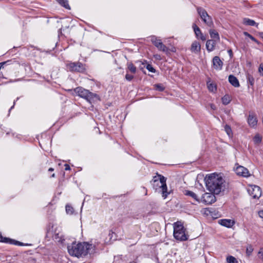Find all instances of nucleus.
<instances>
[{
	"label": "nucleus",
	"mask_w": 263,
	"mask_h": 263,
	"mask_svg": "<svg viewBox=\"0 0 263 263\" xmlns=\"http://www.w3.org/2000/svg\"><path fill=\"white\" fill-rule=\"evenodd\" d=\"M258 254L260 255L259 258L263 262V248H260Z\"/></svg>",
	"instance_id": "obj_37"
},
{
	"label": "nucleus",
	"mask_w": 263,
	"mask_h": 263,
	"mask_svg": "<svg viewBox=\"0 0 263 263\" xmlns=\"http://www.w3.org/2000/svg\"><path fill=\"white\" fill-rule=\"evenodd\" d=\"M11 61H12V62H11L6 63V64H5V65H10V64H13L14 63L16 62V61H14V60H11Z\"/></svg>",
	"instance_id": "obj_42"
},
{
	"label": "nucleus",
	"mask_w": 263,
	"mask_h": 263,
	"mask_svg": "<svg viewBox=\"0 0 263 263\" xmlns=\"http://www.w3.org/2000/svg\"><path fill=\"white\" fill-rule=\"evenodd\" d=\"M253 251V248L251 245H248L246 249V254L247 255L249 256L251 255V253Z\"/></svg>",
	"instance_id": "obj_28"
},
{
	"label": "nucleus",
	"mask_w": 263,
	"mask_h": 263,
	"mask_svg": "<svg viewBox=\"0 0 263 263\" xmlns=\"http://www.w3.org/2000/svg\"><path fill=\"white\" fill-rule=\"evenodd\" d=\"M247 80H248V82L249 83V84L251 85H253L254 82V79L252 76H251V75H248L247 76Z\"/></svg>",
	"instance_id": "obj_32"
},
{
	"label": "nucleus",
	"mask_w": 263,
	"mask_h": 263,
	"mask_svg": "<svg viewBox=\"0 0 263 263\" xmlns=\"http://www.w3.org/2000/svg\"><path fill=\"white\" fill-rule=\"evenodd\" d=\"M249 194L254 198H258L261 195V189L256 185H250L248 189Z\"/></svg>",
	"instance_id": "obj_9"
},
{
	"label": "nucleus",
	"mask_w": 263,
	"mask_h": 263,
	"mask_svg": "<svg viewBox=\"0 0 263 263\" xmlns=\"http://www.w3.org/2000/svg\"><path fill=\"white\" fill-rule=\"evenodd\" d=\"M243 34L245 36H248L249 37L251 40H252L253 41H255V38L252 35H251L250 34H249L248 32H243Z\"/></svg>",
	"instance_id": "obj_35"
},
{
	"label": "nucleus",
	"mask_w": 263,
	"mask_h": 263,
	"mask_svg": "<svg viewBox=\"0 0 263 263\" xmlns=\"http://www.w3.org/2000/svg\"><path fill=\"white\" fill-rule=\"evenodd\" d=\"M231 98L229 95H225L222 98V102L224 105H227L230 103Z\"/></svg>",
	"instance_id": "obj_25"
},
{
	"label": "nucleus",
	"mask_w": 263,
	"mask_h": 263,
	"mask_svg": "<svg viewBox=\"0 0 263 263\" xmlns=\"http://www.w3.org/2000/svg\"><path fill=\"white\" fill-rule=\"evenodd\" d=\"M215 41L212 40H209L206 43V48L208 51H212L214 49Z\"/></svg>",
	"instance_id": "obj_19"
},
{
	"label": "nucleus",
	"mask_w": 263,
	"mask_h": 263,
	"mask_svg": "<svg viewBox=\"0 0 263 263\" xmlns=\"http://www.w3.org/2000/svg\"><path fill=\"white\" fill-rule=\"evenodd\" d=\"M152 181L154 189L156 190L160 189L162 196L164 198H166L168 193L167 192L166 178L161 175H158L153 178Z\"/></svg>",
	"instance_id": "obj_3"
},
{
	"label": "nucleus",
	"mask_w": 263,
	"mask_h": 263,
	"mask_svg": "<svg viewBox=\"0 0 263 263\" xmlns=\"http://www.w3.org/2000/svg\"><path fill=\"white\" fill-rule=\"evenodd\" d=\"M253 41L255 42L257 44H260L258 40H257L256 39H255V41Z\"/></svg>",
	"instance_id": "obj_47"
},
{
	"label": "nucleus",
	"mask_w": 263,
	"mask_h": 263,
	"mask_svg": "<svg viewBox=\"0 0 263 263\" xmlns=\"http://www.w3.org/2000/svg\"><path fill=\"white\" fill-rule=\"evenodd\" d=\"M213 65L215 69L219 70L222 69L223 63L218 57L215 56L213 59Z\"/></svg>",
	"instance_id": "obj_13"
},
{
	"label": "nucleus",
	"mask_w": 263,
	"mask_h": 263,
	"mask_svg": "<svg viewBox=\"0 0 263 263\" xmlns=\"http://www.w3.org/2000/svg\"><path fill=\"white\" fill-rule=\"evenodd\" d=\"M219 223L223 226L231 228L234 224V222L230 219H221Z\"/></svg>",
	"instance_id": "obj_17"
},
{
	"label": "nucleus",
	"mask_w": 263,
	"mask_h": 263,
	"mask_svg": "<svg viewBox=\"0 0 263 263\" xmlns=\"http://www.w3.org/2000/svg\"><path fill=\"white\" fill-rule=\"evenodd\" d=\"M133 78H134V76H133L129 74L128 73H127L126 74V76H125L126 80L128 81H130L131 80H133Z\"/></svg>",
	"instance_id": "obj_36"
},
{
	"label": "nucleus",
	"mask_w": 263,
	"mask_h": 263,
	"mask_svg": "<svg viewBox=\"0 0 263 263\" xmlns=\"http://www.w3.org/2000/svg\"><path fill=\"white\" fill-rule=\"evenodd\" d=\"M258 214L260 217L263 218V211H260Z\"/></svg>",
	"instance_id": "obj_43"
},
{
	"label": "nucleus",
	"mask_w": 263,
	"mask_h": 263,
	"mask_svg": "<svg viewBox=\"0 0 263 263\" xmlns=\"http://www.w3.org/2000/svg\"><path fill=\"white\" fill-rule=\"evenodd\" d=\"M0 241L3 242L11 243V244L13 243V244H15V245L19 243L20 245H21V243L19 242H17L14 240L10 239L9 238L3 237L1 233H0Z\"/></svg>",
	"instance_id": "obj_21"
},
{
	"label": "nucleus",
	"mask_w": 263,
	"mask_h": 263,
	"mask_svg": "<svg viewBox=\"0 0 263 263\" xmlns=\"http://www.w3.org/2000/svg\"><path fill=\"white\" fill-rule=\"evenodd\" d=\"M94 246L87 242L76 243L73 242L68 246L67 249L69 254L77 257L86 256L92 252Z\"/></svg>",
	"instance_id": "obj_2"
},
{
	"label": "nucleus",
	"mask_w": 263,
	"mask_h": 263,
	"mask_svg": "<svg viewBox=\"0 0 263 263\" xmlns=\"http://www.w3.org/2000/svg\"><path fill=\"white\" fill-rule=\"evenodd\" d=\"M74 91L79 97L84 98L90 103L100 100V98L97 94L92 93L83 87H77Z\"/></svg>",
	"instance_id": "obj_4"
},
{
	"label": "nucleus",
	"mask_w": 263,
	"mask_h": 263,
	"mask_svg": "<svg viewBox=\"0 0 263 263\" xmlns=\"http://www.w3.org/2000/svg\"><path fill=\"white\" fill-rule=\"evenodd\" d=\"M211 108L214 109V106H211Z\"/></svg>",
	"instance_id": "obj_54"
},
{
	"label": "nucleus",
	"mask_w": 263,
	"mask_h": 263,
	"mask_svg": "<svg viewBox=\"0 0 263 263\" xmlns=\"http://www.w3.org/2000/svg\"><path fill=\"white\" fill-rule=\"evenodd\" d=\"M64 240L63 238H62V237H60V239L59 240H57L58 241H62V240Z\"/></svg>",
	"instance_id": "obj_46"
},
{
	"label": "nucleus",
	"mask_w": 263,
	"mask_h": 263,
	"mask_svg": "<svg viewBox=\"0 0 263 263\" xmlns=\"http://www.w3.org/2000/svg\"><path fill=\"white\" fill-rule=\"evenodd\" d=\"M211 108L214 109V106H211Z\"/></svg>",
	"instance_id": "obj_53"
},
{
	"label": "nucleus",
	"mask_w": 263,
	"mask_h": 263,
	"mask_svg": "<svg viewBox=\"0 0 263 263\" xmlns=\"http://www.w3.org/2000/svg\"><path fill=\"white\" fill-rule=\"evenodd\" d=\"M235 171L237 175L243 177H249L251 176V174L249 170L247 168L241 165L237 166L235 168Z\"/></svg>",
	"instance_id": "obj_11"
},
{
	"label": "nucleus",
	"mask_w": 263,
	"mask_h": 263,
	"mask_svg": "<svg viewBox=\"0 0 263 263\" xmlns=\"http://www.w3.org/2000/svg\"><path fill=\"white\" fill-rule=\"evenodd\" d=\"M193 28L194 29L196 36L197 39H200L202 41L206 40V36L202 33L200 28L195 24H194L193 25Z\"/></svg>",
	"instance_id": "obj_12"
},
{
	"label": "nucleus",
	"mask_w": 263,
	"mask_h": 263,
	"mask_svg": "<svg viewBox=\"0 0 263 263\" xmlns=\"http://www.w3.org/2000/svg\"><path fill=\"white\" fill-rule=\"evenodd\" d=\"M54 176H55L54 174H53L52 175V176H51V177H54Z\"/></svg>",
	"instance_id": "obj_50"
},
{
	"label": "nucleus",
	"mask_w": 263,
	"mask_h": 263,
	"mask_svg": "<svg viewBox=\"0 0 263 263\" xmlns=\"http://www.w3.org/2000/svg\"><path fill=\"white\" fill-rule=\"evenodd\" d=\"M228 52H229V54H230V56H232V55L233 53H232V50H231V49H230V50H228Z\"/></svg>",
	"instance_id": "obj_45"
},
{
	"label": "nucleus",
	"mask_w": 263,
	"mask_h": 263,
	"mask_svg": "<svg viewBox=\"0 0 263 263\" xmlns=\"http://www.w3.org/2000/svg\"><path fill=\"white\" fill-rule=\"evenodd\" d=\"M57 1L62 6L66 9H70V7L68 5L67 0H57Z\"/></svg>",
	"instance_id": "obj_23"
},
{
	"label": "nucleus",
	"mask_w": 263,
	"mask_h": 263,
	"mask_svg": "<svg viewBox=\"0 0 263 263\" xmlns=\"http://www.w3.org/2000/svg\"><path fill=\"white\" fill-rule=\"evenodd\" d=\"M208 87L210 91L214 92L216 90V87L214 84L208 83Z\"/></svg>",
	"instance_id": "obj_29"
},
{
	"label": "nucleus",
	"mask_w": 263,
	"mask_h": 263,
	"mask_svg": "<svg viewBox=\"0 0 263 263\" xmlns=\"http://www.w3.org/2000/svg\"><path fill=\"white\" fill-rule=\"evenodd\" d=\"M146 68L150 72H155L156 71L155 68L150 64H147L146 66Z\"/></svg>",
	"instance_id": "obj_33"
},
{
	"label": "nucleus",
	"mask_w": 263,
	"mask_h": 263,
	"mask_svg": "<svg viewBox=\"0 0 263 263\" xmlns=\"http://www.w3.org/2000/svg\"><path fill=\"white\" fill-rule=\"evenodd\" d=\"M55 239H57V235L55 236Z\"/></svg>",
	"instance_id": "obj_52"
},
{
	"label": "nucleus",
	"mask_w": 263,
	"mask_h": 263,
	"mask_svg": "<svg viewBox=\"0 0 263 263\" xmlns=\"http://www.w3.org/2000/svg\"><path fill=\"white\" fill-rule=\"evenodd\" d=\"M209 33L211 38L214 39H216L217 40H219V36L217 31L215 30H210Z\"/></svg>",
	"instance_id": "obj_22"
},
{
	"label": "nucleus",
	"mask_w": 263,
	"mask_h": 263,
	"mask_svg": "<svg viewBox=\"0 0 263 263\" xmlns=\"http://www.w3.org/2000/svg\"><path fill=\"white\" fill-rule=\"evenodd\" d=\"M66 213L68 214H70V215L72 214L74 212L73 208L72 206H71L70 205H66Z\"/></svg>",
	"instance_id": "obj_30"
},
{
	"label": "nucleus",
	"mask_w": 263,
	"mask_h": 263,
	"mask_svg": "<svg viewBox=\"0 0 263 263\" xmlns=\"http://www.w3.org/2000/svg\"><path fill=\"white\" fill-rule=\"evenodd\" d=\"M53 170H53V168H49V170H48V171H49V172L53 171Z\"/></svg>",
	"instance_id": "obj_49"
},
{
	"label": "nucleus",
	"mask_w": 263,
	"mask_h": 263,
	"mask_svg": "<svg viewBox=\"0 0 263 263\" xmlns=\"http://www.w3.org/2000/svg\"><path fill=\"white\" fill-rule=\"evenodd\" d=\"M229 81L235 87L239 86V83L238 79L233 75H230L229 77Z\"/></svg>",
	"instance_id": "obj_16"
},
{
	"label": "nucleus",
	"mask_w": 263,
	"mask_h": 263,
	"mask_svg": "<svg viewBox=\"0 0 263 263\" xmlns=\"http://www.w3.org/2000/svg\"><path fill=\"white\" fill-rule=\"evenodd\" d=\"M261 141V138L258 135H256L254 138V141L255 143H259Z\"/></svg>",
	"instance_id": "obj_34"
},
{
	"label": "nucleus",
	"mask_w": 263,
	"mask_h": 263,
	"mask_svg": "<svg viewBox=\"0 0 263 263\" xmlns=\"http://www.w3.org/2000/svg\"><path fill=\"white\" fill-rule=\"evenodd\" d=\"M151 42L159 50L163 51L166 54L169 53L168 48L163 44L160 39H157L155 36H153L151 37Z\"/></svg>",
	"instance_id": "obj_7"
},
{
	"label": "nucleus",
	"mask_w": 263,
	"mask_h": 263,
	"mask_svg": "<svg viewBox=\"0 0 263 263\" xmlns=\"http://www.w3.org/2000/svg\"><path fill=\"white\" fill-rule=\"evenodd\" d=\"M206 189L211 193L219 194L223 188L224 180L219 174H211L204 179Z\"/></svg>",
	"instance_id": "obj_1"
},
{
	"label": "nucleus",
	"mask_w": 263,
	"mask_h": 263,
	"mask_svg": "<svg viewBox=\"0 0 263 263\" xmlns=\"http://www.w3.org/2000/svg\"><path fill=\"white\" fill-rule=\"evenodd\" d=\"M259 35L261 39H263V32H259Z\"/></svg>",
	"instance_id": "obj_44"
},
{
	"label": "nucleus",
	"mask_w": 263,
	"mask_h": 263,
	"mask_svg": "<svg viewBox=\"0 0 263 263\" xmlns=\"http://www.w3.org/2000/svg\"><path fill=\"white\" fill-rule=\"evenodd\" d=\"M15 104V101H14V103H13V105L11 107V108L10 109L9 111L13 108V107H14V105Z\"/></svg>",
	"instance_id": "obj_48"
},
{
	"label": "nucleus",
	"mask_w": 263,
	"mask_h": 263,
	"mask_svg": "<svg viewBox=\"0 0 263 263\" xmlns=\"http://www.w3.org/2000/svg\"><path fill=\"white\" fill-rule=\"evenodd\" d=\"M57 235V236H58V237H59V236H58V235H59V234H57V235Z\"/></svg>",
	"instance_id": "obj_55"
},
{
	"label": "nucleus",
	"mask_w": 263,
	"mask_h": 263,
	"mask_svg": "<svg viewBox=\"0 0 263 263\" xmlns=\"http://www.w3.org/2000/svg\"><path fill=\"white\" fill-rule=\"evenodd\" d=\"M258 71L260 75L263 76V64H260L258 69Z\"/></svg>",
	"instance_id": "obj_38"
},
{
	"label": "nucleus",
	"mask_w": 263,
	"mask_h": 263,
	"mask_svg": "<svg viewBox=\"0 0 263 263\" xmlns=\"http://www.w3.org/2000/svg\"><path fill=\"white\" fill-rule=\"evenodd\" d=\"M172 51L174 52V51H175V50H174V49H172Z\"/></svg>",
	"instance_id": "obj_51"
},
{
	"label": "nucleus",
	"mask_w": 263,
	"mask_h": 263,
	"mask_svg": "<svg viewBox=\"0 0 263 263\" xmlns=\"http://www.w3.org/2000/svg\"><path fill=\"white\" fill-rule=\"evenodd\" d=\"M227 261L228 263H238L236 258L232 256H228L227 257Z\"/></svg>",
	"instance_id": "obj_26"
},
{
	"label": "nucleus",
	"mask_w": 263,
	"mask_h": 263,
	"mask_svg": "<svg viewBox=\"0 0 263 263\" xmlns=\"http://www.w3.org/2000/svg\"><path fill=\"white\" fill-rule=\"evenodd\" d=\"M201 45L200 43L197 41H194L191 47V51L194 53H198L200 52Z\"/></svg>",
	"instance_id": "obj_14"
},
{
	"label": "nucleus",
	"mask_w": 263,
	"mask_h": 263,
	"mask_svg": "<svg viewBox=\"0 0 263 263\" xmlns=\"http://www.w3.org/2000/svg\"><path fill=\"white\" fill-rule=\"evenodd\" d=\"M174 236L178 240L185 241L188 239L186 234V229L181 222H177L174 224Z\"/></svg>",
	"instance_id": "obj_5"
},
{
	"label": "nucleus",
	"mask_w": 263,
	"mask_h": 263,
	"mask_svg": "<svg viewBox=\"0 0 263 263\" xmlns=\"http://www.w3.org/2000/svg\"><path fill=\"white\" fill-rule=\"evenodd\" d=\"M155 88L158 91H162L164 90V87L162 84H156L154 85Z\"/></svg>",
	"instance_id": "obj_27"
},
{
	"label": "nucleus",
	"mask_w": 263,
	"mask_h": 263,
	"mask_svg": "<svg viewBox=\"0 0 263 263\" xmlns=\"http://www.w3.org/2000/svg\"><path fill=\"white\" fill-rule=\"evenodd\" d=\"M213 193H204L201 198L200 202L205 203V204H210L216 201V197Z\"/></svg>",
	"instance_id": "obj_10"
},
{
	"label": "nucleus",
	"mask_w": 263,
	"mask_h": 263,
	"mask_svg": "<svg viewBox=\"0 0 263 263\" xmlns=\"http://www.w3.org/2000/svg\"><path fill=\"white\" fill-rule=\"evenodd\" d=\"M248 122L251 127H255L257 123L256 117L253 114H250L248 118Z\"/></svg>",
	"instance_id": "obj_15"
},
{
	"label": "nucleus",
	"mask_w": 263,
	"mask_h": 263,
	"mask_svg": "<svg viewBox=\"0 0 263 263\" xmlns=\"http://www.w3.org/2000/svg\"><path fill=\"white\" fill-rule=\"evenodd\" d=\"M224 130L229 137L231 136L232 130L230 126L226 125L224 126Z\"/></svg>",
	"instance_id": "obj_31"
},
{
	"label": "nucleus",
	"mask_w": 263,
	"mask_h": 263,
	"mask_svg": "<svg viewBox=\"0 0 263 263\" xmlns=\"http://www.w3.org/2000/svg\"><path fill=\"white\" fill-rule=\"evenodd\" d=\"M134 263H137L136 262H135Z\"/></svg>",
	"instance_id": "obj_57"
},
{
	"label": "nucleus",
	"mask_w": 263,
	"mask_h": 263,
	"mask_svg": "<svg viewBox=\"0 0 263 263\" xmlns=\"http://www.w3.org/2000/svg\"><path fill=\"white\" fill-rule=\"evenodd\" d=\"M2 75V74H0V78H1Z\"/></svg>",
	"instance_id": "obj_56"
},
{
	"label": "nucleus",
	"mask_w": 263,
	"mask_h": 263,
	"mask_svg": "<svg viewBox=\"0 0 263 263\" xmlns=\"http://www.w3.org/2000/svg\"><path fill=\"white\" fill-rule=\"evenodd\" d=\"M185 195L190 196L191 198H192L195 201L197 202L198 203L200 202V200L198 197V196L193 192L191 191H185Z\"/></svg>",
	"instance_id": "obj_20"
},
{
	"label": "nucleus",
	"mask_w": 263,
	"mask_h": 263,
	"mask_svg": "<svg viewBox=\"0 0 263 263\" xmlns=\"http://www.w3.org/2000/svg\"><path fill=\"white\" fill-rule=\"evenodd\" d=\"M12 62V61H11V60H8V61H5V62H2V63H0V70L1 69V68H2V66H3L4 65H5V64L8 63H10V62Z\"/></svg>",
	"instance_id": "obj_39"
},
{
	"label": "nucleus",
	"mask_w": 263,
	"mask_h": 263,
	"mask_svg": "<svg viewBox=\"0 0 263 263\" xmlns=\"http://www.w3.org/2000/svg\"><path fill=\"white\" fill-rule=\"evenodd\" d=\"M242 23L244 25L247 26H256L257 27L258 25V24L256 23L254 20L249 18H244Z\"/></svg>",
	"instance_id": "obj_18"
},
{
	"label": "nucleus",
	"mask_w": 263,
	"mask_h": 263,
	"mask_svg": "<svg viewBox=\"0 0 263 263\" xmlns=\"http://www.w3.org/2000/svg\"><path fill=\"white\" fill-rule=\"evenodd\" d=\"M197 11L201 20L208 26H213V22L212 17L208 14L204 9L200 7H197Z\"/></svg>",
	"instance_id": "obj_6"
},
{
	"label": "nucleus",
	"mask_w": 263,
	"mask_h": 263,
	"mask_svg": "<svg viewBox=\"0 0 263 263\" xmlns=\"http://www.w3.org/2000/svg\"><path fill=\"white\" fill-rule=\"evenodd\" d=\"M154 57L155 58V59H156L157 60H161V59L160 55H159V54L154 55Z\"/></svg>",
	"instance_id": "obj_41"
},
{
	"label": "nucleus",
	"mask_w": 263,
	"mask_h": 263,
	"mask_svg": "<svg viewBox=\"0 0 263 263\" xmlns=\"http://www.w3.org/2000/svg\"><path fill=\"white\" fill-rule=\"evenodd\" d=\"M65 170L66 171L70 170V166L68 164H65Z\"/></svg>",
	"instance_id": "obj_40"
},
{
	"label": "nucleus",
	"mask_w": 263,
	"mask_h": 263,
	"mask_svg": "<svg viewBox=\"0 0 263 263\" xmlns=\"http://www.w3.org/2000/svg\"><path fill=\"white\" fill-rule=\"evenodd\" d=\"M128 69L133 73H135L137 71L136 67L133 65V63H130L127 64Z\"/></svg>",
	"instance_id": "obj_24"
},
{
	"label": "nucleus",
	"mask_w": 263,
	"mask_h": 263,
	"mask_svg": "<svg viewBox=\"0 0 263 263\" xmlns=\"http://www.w3.org/2000/svg\"><path fill=\"white\" fill-rule=\"evenodd\" d=\"M67 68L71 71L82 72L85 70L84 65L80 62H70L67 64Z\"/></svg>",
	"instance_id": "obj_8"
}]
</instances>
